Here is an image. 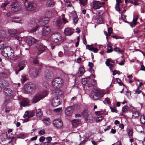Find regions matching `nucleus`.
<instances>
[{"instance_id":"1","label":"nucleus","mask_w":145,"mask_h":145,"mask_svg":"<svg viewBox=\"0 0 145 145\" xmlns=\"http://www.w3.org/2000/svg\"><path fill=\"white\" fill-rule=\"evenodd\" d=\"M49 20L48 18H41L39 19L33 18L30 20L28 22V25L31 29H29V31L31 33L35 32L37 30H39L40 26L44 25L48 23Z\"/></svg>"},{"instance_id":"2","label":"nucleus","mask_w":145,"mask_h":145,"mask_svg":"<svg viewBox=\"0 0 145 145\" xmlns=\"http://www.w3.org/2000/svg\"><path fill=\"white\" fill-rule=\"evenodd\" d=\"M1 53L2 56L8 59H13L14 55L11 48L8 46L4 47L3 44H1Z\"/></svg>"},{"instance_id":"3","label":"nucleus","mask_w":145,"mask_h":145,"mask_svg":"<svg viewBox=\"0 0 145 145\" xmlns=\"http://www.w3.org/2000/svg\"><path fill=\"white\" fill-rule=\"evenodd\" d=\"M20 29L18 30L10 29L8 31V32L12 36L14 37L19 41H21L22 40V38L21 37L15 35V34H19L23 32V31H20Z\"/></svg>"},{"instance_id":"4","label":"nucleus","mask_w":145,"mask_h":145,"mask_svg":"<svg viewBox=\"0 0 145 145\" xmlns=\"http://www.w3.org/2000/svg\"><path fill=\"white\" fill-rule=\"evenodd\" d=\"M63 81L60 78H55L52 82V86L54 88H60L62 85Z\"/></svg>"},{"instance_id":"5","label":"nucleus","mask_w":145,"mask_h":145,"mask_svg":"<svg viewBox=\"0 0 145 145\" xmlns=\"http://www.w3.org/2000/svg\"><path fill=\"white\" fill-rule=\"evenodd\" d=\"M94 93L93 96V99L95 100H97L99 98L103 96L105 94L103 91L99 89H95L93 91Z\"/></svg>"},{"instance_id":"6","label":"nucleus","mask_w":145,"mask_h":145,"mask_svg":"<svg viewBox=\"0 0 145 145\" xmlns=\"http://www.w3.org/2000/svg\"><path fill=\"white\" fill-rule=\"evenodd\" d=\"M24 5L27 9L28 10H34L37 7V5L36 3L33 2H25L24 3Z\"/></svg>"},{"instance_id":"7","label":"nucleus","mask_w":145,"mask_h":145,"mask_svg":"<svg viewBox=\"0 0 145 145\" xmlns=\"http://www.w3.org/2000/svg\"><path fill=\"white\" fill-rule=\"evenodd\" d=\"M62 20L63 21L64 24H65L66 22H68L66 20V19L65 18L64 14L62 15L60 17V18L57 20V21L56 25V26L58 28L61 27L62 26Z\"/></svg>"},{"instance_id":"8","label":"nucleus","mask_w":145,"mask_h":145,"mask_svg":"<svg viewBox=\"0 0 145 145\" xmlns=\"http://www.w3.org/2000/svg\"><path fill=\"white\" fill-rule=\"evenodd\" d=\"M44 93V95H42V96H41L38 93L35 96L33 99V103H36L38 101L44 98V96H45V95H46V92H45Z\"/></svg>"},{"instance_id":"9","label":"nucleus","mask_w":145,"mask_h":145,"mask_svg":"<svg viewBox=\"0 0 145 145\" xmlns=\"http://www.w3.org/2000/svg\"><path fill=\"white\" fill-rule=\"evenodd\" d=\"M52 38L54 41L55 42H57L61 40V35L60 34L57 33H56L52 34Z\"/></svg>"},{"instance_id":"10","label":"nucleus","mask_w":145,"mask_h":145,"mask_svg":"<svg viewBox=\"0 0 145 145\" xmlns=\"http://www.w3.org/2000/svg\"><path fill=\"white\" fill-rule=\"evenodd\" d=\"M105 3L104 2H101L99 1H95L93 3V7L95 9H97L102 7V5Z\"/></svg>"},{"instance_id":"11","label":"nucleus","mask_w":145,"mask_h":145,"mask_svg":"<svg viewBox=\"0 0 145 145\" xmlns=\"http://www.w3.org/2000/svg\"><path fill=\"white\" fill-rule=\"evenodd\" d=\"M44 75L46 79L47 80H50L54 77L53 72L47 70L44 73Z\"/></svg>"},{"instance_id":"12","label":"nucleus","mask_w":145,"mask_h":145,"mask_svg":"<svg viewBox=\"0 0 145 145\" xmlns=\"http://www.w3.org/2000/svg\"><path fill=\"white\" fill-rule=\"evenodd\" d=\"M46 47L40 44L37 46V52L38 55H39L46 50Z\"/></svg>"},{"instance_id":"13","label":"nucleus","mask_w":145,"mask_h":145,"mask_svg":"<svg viewBox=\"0 0 145 145\" xmlns=\"http://www.w3.org/2000/svg\"><path fill=\"white\" fill-rule=\"evenodd\" d=\"M60 104V99L58 97H55L52 99V105L53 106H57Z\"/></svg>"},{"instance_id":"14","label":"nucleus","mask_w":145,"mask_h":145,"mask_svg":"<svg viewBox=\"0 0 145 145\" xmlns=\"http://www.w3.org/2000/svg\"><path fill=\"white\" fill-rule=\"evenodd\" d=\"M21 9V6L20 4L16 3L12 5V10L14 11L17 12L20 10Z\"/></svg>"},{"instance_id":"15","label":"nucleus","mask_w":145,"mask_h":145,"mask_svg":"<svg viewBox=\"0 0 145 145\" xmlns=\"http://www.w3.org/2000/svg\"><path fill=\"white\" fill-rule=\"evenodd\" d=\"M105 64L107 66L109 67L111 70H113V67L114 65V61L110 59H107L105 62Z\"/></svg>"},{"instance_id":"16","label":"nucleus","mask_w":145,"mask_h":145,"mask_svg":"<svg viewBox=\"0 0 145 145\" xmlns=\"http://www.w3.org/2000/svg\"><path fill=\"white\" fill-rule=\"evenodd\" d=\"M95 114L97 115L96 122H98L103 119L104 117L102 115L103 114V113L101 111L95 112Z\"/></svg>"},{"instance_id":"17","label":"nucleus","mask_w":145,"mask_h":145,"mask_svg":"<svg viewBox=\"0 0 145 145\" xmlns=\"http://www.w3.org/2000/svg\"><path fill=\"white\" fill-rule=\"evenodd\" d=\"M54 125L58 128L61 127L63 125V122L60 120L56 119L54 120L53 121Z\"/></svg>"},{"instance_id":"18","label":"nucleus","mask_w":145,"mask_h":145,"mask_svg":"<svg viewBox=\"0 0 145 145\" xmlns=\"http://www.w3.org/2000/svg\"><path fill=\"white\" fill-rule=\"evenodd\" d=\"M27 64L26 60H22L18 64V67H19V71H20L23 70Z\"/></svg>"},{"instance_id":"19","label":"nucleus","mask_w":145,"mask_h":145,"mask_svg":"<svg viewBox=\"0 0 145 145\" xmlns=\"http://www.w3.org/2000/svg\"><path fill=\"white\" fill-rule=\"evenodd\" d=\"M90 80L89 77H88L86 78H84L82 79V83L83 85H85V86L84 87V88L85 89L86 88V89H88V88H89L90 87V85L89 86L88 85H86L87 84L88 82V81Z\"/></svg>"},{"instance_id":"20","label":"nucleus","mask_w":145,"mask_h":145,"mask_svg":"<svg viewBox=\"0 0 145 145\" xmlns=\"http://www.w3.org/2000/svg\"><path fill=\"white\" fill-rule=\"evenodd\" d=\"M74 29L72 28H67L64 30L65 34L68 36H70L73 33Z\"/></svg>"},{"instance_id":"21","label":"nucleus","mask_w":145,"mask_h":145,"mask_svg":"<svg viewBox=\"0 0 145 145\" xmlns=\"http://www.w3.org/2000/svg\"><path fill=\"white\" fill-rule=\"evenodd\" d=\"M34 113L33 112H29L27 111L25 112V113L24 116V118L27 120L29 118L33 117L34 115Z\"/></svg>"},{"instance_id":"22","label":"nucleus","mask_w":145,"mask_h":145,"mask_svg":"<svg viewBox=\"0 0 145 145\" xmlns=\"http://www.w3.org/2000/svg\"><path fill=\"white\" fill-rule=\"evenodd\" d=\"M51 31V29L50 27L44 26L42 30V34L44 35L49 34Z\"/></svg>"},{"instance_id":"23","label":"nucleus","mask_w":145,"mask_h":145,"mask_svg":"<svg viewBox=\"0 0 145 145\" xmlns=\"http://www.w3.org/2000/svg\"><path fill=\"white\" fill-rule=\"evenodd\" d=\"M26 42L29 46L34 44L36 42V40L33 37L28 38L26 40Z\"/></svg>"},{"instance_id":"24","label":"nucleus","mask_w":145,"mask_h":145,"mask_svg":"<svg viewBox=\"0 0 145 145\" xmlns=\"http://www.w3.org/2000/svg\"><path fill=\"white\" fill-rule=\"evenodd\" d=\"M39 71L36 70H31L30 71V74L31 76L34 78L37 77L39 75Z\"/></svg>"},{"instance_id":"25","label":"nucleus","mask_w":145,"mask_h":145,"mask_svg":"<svg viewBox=\"0 0 145 145\" xmlns=\"http://www.w3.org/2000/svg\"><path fill=\"white\" fill-rule=\"evenodd\" d=\"M72 108L71 107H69L67 108L65 110V113L66 115L68 116H71L72 114Z\"/></svg>"},{"instance_id":"26","label":"nucleus","mask_w":145,"mask_h":145,"mask_svg":"<svg viewBox=\"0 0 145 145\" xmlns=\"http://www.w3.org/2000/svg\"><path fill=\"white\" fill-rule=\"evenodd\" d=\"M29 103V101L28 99L27 98H24L20 103L21 106H25L27 105Z\"/></svg>"},{"instance_id":"27","label":"nucleus","mask_w":145,"mask_h":145,"mask_svg":"<svg viewBox=\"0 0 145 145\" xmlns=\"http://www.w3.org/2000/svg\"><path fill=\"white\" fill-rule=\"evenodd\" d=\"M54 4L53 0H48L46 4V6L48 7H52L53 6Z\"/></svg>"},{"instance_id":"28","label":"nucleus","mask_w":145,"mask_h":145,"mask_svg":"<svg viewBox=\"0 0 145 145\" xmlns=\"http://www.w3.org/2000/svg\"><path fill=\"white\" fill-rule=\"evenodd\" d=\"M24 89L25 91L27 93H30L31 92V90L30 89L29 86V83H27L25 84V86Z\"/></svg>"},{"instance_id":"29","label":"nucleus","mask_w":145,"mask_h":145,"mask_svg":"<svg viewBox=\"0 0 145 145\" xmlns=\"http://www.w3.org/2000/svg\"><path fill=\"white\" fill-rule=\"evenodd\" d=\"M85 72V70L83 67L80 68L79 69L78 72V76H80L82 75Z\"/></svg>"},{"instance_id":"30","label":"nucleus","mask_w":145,"mask_h":145,"mask_svg":"<svg viewBox=\"0 0 145 145\" xmlns=\"http://www.w3.org/2000/svg\"><path fill=\"white\" fill-rule=\"evenodd\" d=\"M139 114L138 112L137 111H135L133 113L132 118L134 119H136L138 118Z\"/></svg>"},{"instance_id":"31","label":"nucleus","mask_w":145,"mask_h":145,"mask_svg":"<svg viewBox=\"0 0 145 145\" xmlns=\"http://www.w3.org/2000/svg\"><path fill=\"white\" fill-rule=\"evenodd\" d=\"M4 92H5V95L6 96H9L12 92V90L9 88H6L4 90Z\"/></svg>"},{"instance_id":"32","label":"nucleus","mask_w":145,"mask_h":145,"mask_svg":"<svg viewBox=\"0 0 145 145\" xmlns=\"http://www.w3.org/2000/svg\"><path fill=\"white\" fill-rule=\"evenodd\" d=\"M52 93H55V95H61L63 94V92L60 89L55 90L52 91Z\"/></svg>"},{"instance_id":"33","label":"nucleus","mask_w":145,"mask_h":145,"mask_svg":"<svg viewBox=\"0 0 145 145\" xmlns=\"http://www.w3.org/2000/svg\"><path fill=\"white\" fill-rule=\"evenodd\" d=\"M129 110V106H124L122 108V112L123 113H126Z\"/></svg>"},{"instance_id":"34","label":"nucleus","mask_w":145,"mask_h":145,"mask_svg":"<svg viewBox=\"0 0 145 145\" xmlns=\"http://www.w3.org/2000/svg\"><path fill=\"white\" fill-rule=\"evenodd\" d=\"M81 6L84 7L88 3V0H79Z\"/></svg>"},{"instance_id":"35","label":"nucleus","mask_w":145,"mask_h":145,"mask_svg":"<svg viewBox=\"0 0 145 145\" xmlns=\"http://www.w3.org/2000/svg\"><path fill=\"white\" fill-rule=\"evenodd\" d=\"M80 123V121L77 119L73 120L72 121V125L74 127Z\"/></svg>"},{"instance_id":"36","label":"nucleus","mask_w":145,"mask_h":145,"mask_svg":"<svg viewBox=\"0 0 145 145\" xmlns=\"http://www.w3.org/2000/svg\"><path fill=\"white\" fill-rule=\"evenodd\" d=\"M26 137V135L23 133L16 135L17 138H24Z\"/></svg>"},{"instance_id":"37","label":"nucleus","mask_w":145,"mask_h":145,"mask_svg":"<svg viewBox=\"0 0 145 145\" xmlns=\"http://www.w3.org/2000/svg\"><path fill=\"white\" fill-rule=\"evenodd\" d=\"M46 15L47 16V18H50L52 16H53L54 14L51 11H46Z\"/></svg>"},{"instance_id":"38","label":"nucleus","mask_w":145,"mask_h":145,"mask_svg":"<svg viewBox=\"0 0 145 145\" xmlns=\"http://www.w3.org/2000/svg\"><path fill=\"white\" fill-rule=\"evenodd\" d=\"M36 114L37 117L38 118L41 117L42 116V113L41 110L40 109H38L36 111Z\"/></svg>"},{"instance_id":"39","label":"nucleus","mask_w":145,"mask_h":145,"mask_svg":"<svg viewBox=\"0 0 145 145\" xmlns=\"http://www.w3.org/2000/svg\"><path fill=\"white\" fill-rule=\"evenodd\" d=\"M12 21L13 22L20 23L21 20L19 18L16 17L12 19Z\"/></svg>"},{"instance_id":"40","label":"nucleus","mask_w":145,"mask_h":145,"mask_svg":"<svg viewBox=\"0 0 145 145\" xmlns=\"http://www.w3.org/2000/svg\"><path fill=\"white\" fill-rule=\"evenodd\" d=\"M140 121L141 123L144 124L145 123V117L143 115H141L140 119Z\"/></svg>"},{"instance_id":"41","label":"nucleus","mask_w":145,"mask_h":145,"mask_svg":"<svg viewBox=\"0 0 145 145\" xmlns=\"http://www.w3.org/2000/svg\"><path fill=\"white\" fill-rule=\"evenodd\" d=\"M114 51L117 52L118 53H121V54H123L124 53V51L122 50H120L119 48H114Z\"/></svg>"},{"instance_id":"42","label":"nucleus","mask_w":145,"mask_h":145,"mask_svg":"<svg viewBox=\"0 0 145 145\" xmlns=\"http://www.w3.org/2000/svg\"><path fill=\"white\" fill-rule=\"evenodd\" d=\"M43 121L47 125H49L50 123V120L49 118H45L43 119Z\"/></svg>"},{"instance_id":"43","label":"nucleus","mask_w":145,"mask_h":145,"mask_svg":"<svg viewBox=\"0 0 145 145\" xmlns=\"http://www.w3.org/2000/svg\"><path fill=\"white\" fill-rule=\"evenodd\" d=\"M133 130L132 129H130L129 130L128 135L129 138H132L133 136Z\"/></svg>"},{"instance_id":"44","label":"nucleus","mask_w":145,"mask_h":145,"mask_svg":"<svg viewBox=\"0 0 145 145\" xmlns=\"http://www.w3.org/2000/svg\"><path fill=\"white\" fill-rule=\"evenodd\" d=\"M29 86L30 88V89L31 90V92L34 90L36 88V86L34 84L32 83H29Z\"/></svg>"},{"instance_id":"45","label":"nucleus","mask_w":145,"mask_h":145,"mask_svg":"<svg viewBox=\"0 0 145 145\" xmlns=\"http://www.w3.org/2000/svg\"><path fill=\"white\" fill-rule=\"evenodd\" d=\"M72 18L74 22L75 23H77L78 21V18L76 14L75 13L74 14V16Z\"/></svg>"},{"instance_id":"46","label":"nucleus","mask_w":145,"mask_h":145,"mask_svg":"<svg viewBox=\"0 0 145 145\" xmlns=\"http://www.w3.org/2000/svg\"><path fill=\"white\" fill-rule=\"evenodd\" d=\"M137 16H136L135 17H134L133 18V20L132 22V23L134 25H136L137 24V21L138 20Z\"/></svg>"},{"instance_id":"47","label":"nucleus","mask_w":145,"mask_h":145,"mask_svg":"<svg viewBox=\"0 0 145 145\" xmlns=\"http://www.w3.org/2000/svg\"><path fill=\"white\" fill-rule=\"evenodd\" d=\"M83 114L87 118H88V115L89 114V112L87 110L83 112Z\"/></svg>"},{"instance_id":"48","label":"nucleus","mask_w":145,"mask_h":145,"mask_svg":"<svg viewBox=\"0 0 145 145\" xmlns=\"http://www.w3.org/2000/svg\"><path fill=\"white\" fill-rule=\"evenodd\" d=\"M43 86L46 88H48L49 87V84L48 82L45 81H44L42 83Z\"/></svg>"},{"instance_id":"49","label":"nucleus","mask_w":145,"mask_h":145,"mask_svg":"<svg viewBox=\"0 0 145 145\" xmlns=\"http://www.w3.org/2000/svg\"><path fill=\"white\" fill-rule=\"evenodd\" d=\"M2 137L3 138H2V139L3 138L4 141L5 140V139H6L7 138V133L6 132H5L2 134Z\"/></svg>"},{"instance_id":"50","label":"nucleus","mask_w":145,"mask_h":145,"mask_svg":"<svg viewBox=\"0 0 145 145\" xmlns=\"http://www.w3.org/2000/svg\"><path fill=\"white\" fill-rule=\"evenodd\" d=\"M27 78L26 76L23 75L22 76V78H21V80L22 81V82L23 83H24L25 82V81L27 80Z\"/></svg>"},{"instance_id":"51","label":"nucleus","mask_w":145,"mask_h":145,"mask_svg":"<svg viewBox=\"0 0 145 145\" xmlns=\"http://www.w3.org/2000/svg\"><path fill=\"white\" fill-rule=\"evenodd\" d=\"M86 48L89 50L92 51L93 50V46L92 45H86Z\"/></svg>"},{"instance_id":"52","label":"nucleus","mask_w":145,"mask_h":145,"mask_svg":"<svg viewBox=\"0 0 145 145\" xmlns=\"http://www.w3.org/2000/svg\"><path fill=\"white\" fill-rule=\"evenodd\" d=\"M110 109L111 111L113 112L117 113L118 112V110L115 108L110 106Z\"/></svg>"},{"instance_id":"53","label":"nucleus","mask_w":145,"mask_h":145,"mask_svg":"<svg viewBox=\"0 0 145 145\" xmlns=\"http://www.w3.org/2000/svg\"><path fill=\"white\" fill-rule=\"evenodd\" d=\"M45 91L46 92V95H45V96H44V97H45L47 96L48 95V92L46 90H42V91H41L40 92V93H39V94L41 96H42V95H45L44 92Z\"/></svg>"},{"instance_id":"54","label":"nucleus","mask_w":145,"mask_h":145,"mask_svg":"<svg viewBox=\"0 0 145 145\" xmlns=\"http://www.w3.org/2000/svg\"><path fill=\"white\" fill-rule=\"evenodd\" d=\"M140 89V88L138 87L137 89L135 90V94H139L141 92V91L139 90Z\"/></svg>"},{"instance_id":"55","label":"nucleus","mask_w":145,"mask_h":145,"mask_svg":"<svg viewBox=\"0 0 145 145\" xmlns=\"http://www.w3.org/2000/svg\"><path fill=\"white\" fill-rule=\"evenodd\" d=\"M62 109V108L61 107L59 108L54 109V112H60V111H61Z\"/></svg>"},{"instance_id":"56","label":"nucleus","mask_w":145,"mask_h":145,"mask_svg":"<svg viewBox=\"0 0 145 145\" xmlns=\"http://www.w3.org/2000/svg\"><path fill=\"white\" fill-rule=\"evenodd\" d=\"M129 106V110L132 112L135 111V109L133 106L131 105Z\"/></svg>"},{"instance_id":"57","label":"nucleus","mask_w":145,"mask_h":145,"mask_svg":"<svg viewBox=\"0 0 145 145\" xmlns=\"http://www.w3.org/2000/svg\"><path fill=\"white\" fill-rule=\"evenodd\" d=\"M108 35L110 36L111 35V33L112 31V28L110 27L108 28Z\"/></svg>"},{"instance_id":"58","label":"nucleus","mask_w":145,"mask_h":145,"mask_svg":"<svg viewBox=\"0 0 145 145\" xmlns=\"http://www.w3.org/2000/svg\"><path fill=\"white\" fill-rule=\"evenodd\" d=\"M46 140H47V142L49 144L52 140V137H47L46 138Z\"/></svg>"},{"instance_id":"59","label":"nucleus","mask_w":145,"mask_h":145,"mask_svg":"<svg viewBox=\"0 0 145 145\" xmlns=\"http://www.w3.org/2000/svg\"><path fill=\"white\" fill-rule=\"evenodd\" d=\"M2 84L4 87H5L8 86V84L7 81H4L2 82Z\"/></svg>"},{"instance_id":"60","label":"nucleus","mask_w":145,"mask_h":145,"mask_svg":"<svg viewBox=\"0 0 145 145\" xmlns=\"http://www.w3.org/2000/svg\"><path fill=\"white\" fill-rule=\"evenodd\" d=\"M116 81L118 83L120 86H121L122 85V83L121 82V80L118 78H116Z\"/></svg>"},{"instance_id":"61","label":"nucleus","mask_w":145,"mask_h":145,"mask_svg":"<svg viewBox=\"0 0 145 145\" xmlns=\"http://www.w3.org/2000/svg\"><path fill=\"white\" fill-rule=\"evenodd\" d=\"M103 22V20L101 18H99L97 20V22L98 24H101Z\"/></svg>"},{"instance_id":"62","label":"nucleus","mask_w":145,"mask_h":145,"mask_svg":"<svg viewBox=\"0 0 145 145\" xmlns=\"http://www.w3.org/2000/svg\"><path fill=\"white\" fill-rule=\"evenodd\" d=\"M45 133V131L44 129L40 130L39 132V134L41 135H43Z\"/></svg>"},{"instance_id":"63","label":"nucleus","mask_w":145,"mask_h":145,"mask_svg":"<svg viewBox=\"0 0 145 145\" xmlns=\"http://www.w3.org/2000/svg\"><path fill=\"white\" fill-rule=\"evenodd\" d=\"M2 5H1V7H6L7 5L8 4V3H5L4 2L2 3Z\"/></svg>"},{"instance_id":"64","label":"nucleus","mask_w":145,"mask_h":145,"mask_svg":"<svg viewBox=\"0 0 145 145\" xmlns=\"http://www.w3.org/2000/svg\"><path fill=\"white\" fill-rule=\"evenodd\" d=\"M45 138L43 137H41L40 138L39 140L40 142H43L45 140Z\"/></svg>"}]
</instances>
